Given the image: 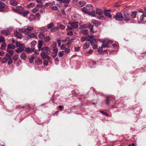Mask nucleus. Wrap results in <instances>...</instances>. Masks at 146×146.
Masks as SVG:
<instances>
[{"label":"nucleus","mask_w":146,"mask_h":146,"mask_svg":"<svg viewBox=\"0 0 146 146\" xmlns=\"http://www.w3.org/2000/svg\"><path fill=\"white\" fill-rule=\"evenodd\" d=\"M64 50L65 52L68 53H70V50L69 47L66 48Z\"/></svg>","instance_id":"09e8293b"},{"label":"nucleus","mask_w":146,"mask_h":146,"mask_svg":"<svg viewBox=\"0 0 146 146\" xmlns=\"http://www.w3.org/2000/svg\"><path fill=\"white\" fill-rule=\"evenodd\" d=\"M43 41L42 40H39V42L38 43V50H40L41 48L42 45H43Z\"/></svg>","instance_id":"dca6fc26"},{"label":"nucleus","mask_w":146,"mask_h":146,"mask_svg":"<svg viewBox=\"0 0 146 146\" xmlns=\"http://www.w3.org/2000/svg\"><path fill=\"white\" fill-rule=\"evenodd\" d=\"M113 17L115 19L116 21H121L122 20L123 18V16L121 13H117Z\"/></svg>","instance_id":"7ed1b4c3"},{"label":"nucleus","mask_w":146,"mask_h":146,"mask_svg":"<svg viewBox=\"0 0 146 146\" xmlns=\"http://www.w3.org/2000/svg\"><path fill=\"white\" fill-rule=\"evenodd\" d=\"M57 43L56 42H52V45H51V47H52V48H54L55 47H56V45Z\"/></svg>","instance_id":"052dcab7"},{"label":"nucleus","mask_w":146,"mask_h":146,"mask_svg":"<svg viewBox=\"0 0 146 146\" xmlns=\"http://www.w3.org/2000/svg\"><path fill=\"white\" fill-rule=\"evenodd\" d=\"M48 47H44L42 48H41L40 50H41L42 53L46 52V50L47 49H48Z\"/></svg>","instance_id":"2f4dec72"},{"label":"nucleus","mask_w":146,"mask_h":146,"mask_svg":"<svg viewBox=\"0 0 146 146\" xmlns=\"http://www.w3.org/2000/svg\"><path fill=\"white\" fill-rule=\"evenodd\" d=\"M36 43H37L36 41H35L34 40V41H32L31 42V47H32V48L34 47L35 46V45H36Z\"/></svg>","instance_id":"c9c22d12"},{"label":"nucleus","mask_w":146,"mask_h":146,"mask_svg":"<svg viewBox=\"0 0 146 146\" xmlns=\"http://www.w3.org/2000/svg\"><path fill=\"white\" fill-rule=\"evenodd\" d=\"M91 45L92 46V48L94 49H97L98 48V46L96 44L92 43Z\"/></svg>","instance_id":"864d4df0"},{"label":"nucleus","mask_w":146,"mask_h":146,"mask_svg":"<svg viewBox=\"0 0 146 146\" xmlns=\"http://www.w3.org/2000/svg\"><path fill=\"white\" fill-rule=\"evenodd\" d=\"M81 16L79 14H74L72 16V19L74 20H77L80 18Z\"/></svg>","instance_id":"423d86ee"},{"label":"nucleus","mask_w":146,"mask_h":146,"mask_svg":"<svg viewBox=\"0 0 146 146\" xmlns=\"http://www.w3.org/2000/svg\"><path fill=\"white\" fill-rule=\"evenodd\" d=\"M15 48V46L12 44H8L7 47V49H14Z\"/></svg>","instance_id":"a211bd4d"},{"label":"nucleus","mask_w":146,"mask_h":146,"mask_svg":"<svg viewBox=\"0 0 146 146\" xmlns=\"http://www.w3.org/2000/svg\"><path fill=\"white\" fill-rule=\"evenodd\" d=\"M34 29V28L32 27L28 26L26 28H23L19 29V31L20 32H23L25 34L29 33L30 31L33 30Z\"/></svg>","instance_id":"f257e3e1"},{"label":"nucleus","mask_w":146,"mask_h":146,"mask_svg":"<svg viewBox=\"0 0 146 146\" xmlns=\"http://www.w3.org/2000/svg\"><path fill=\"white\" fill-rule=\"evenodd\" d=\"M96 13L99 15H101L103 13V11L100 9L97 8L96 9Z\"/></svg>","instance_id":"6ab92c4d"},{"label":"nucleus","mask_w":146,"mask_h":146,"mask_svg":"<svg viewBox=\"0 0 146 146\" xmlns=\"http://www.w3.org/2000/svg\"><path fill=\"white\" fill-rule=\"evenodd\" d=\"M112 42V41L111 40H108L107 42H105L104 43H102V46L103 48H106L107 47H108V44L111 43Z\"/></svg>","instance_id":"6e6552de"},{"label":"nucleus","mask_w":146,"mask_h":146,"mask_svg":"<svg viewBox=\"0 0 146 146\" xmlns=\"http://www.w3.org/2000/svg\"><path fill=\"white\" fill-rule=\"evenodd\" d=\"M74 39H70L69 38L68 39V40L67 41V42L66 43L67 44H71L73 42V40H74Z\"/></svg>","instance_id":"a19ab883"},{"label":"nucleus","mask_w":146,"mask_h":146,"mask_svg":"<svg viewBox=\"0 0 146 146\" xmlns=\"http://www.w3.org/2000/svg\"><path fill=\"white\" fill-rule=\"evenodd\" d=\"M89 24H85L84 25H81L80 26V27L81 28H87V27H89Z\"/></svg>","instance_id":"6e6d98bb"},{"label":"nucleus","mask_w":146,"mask_h":146,"mask_svg":"<svg viewBox=\"0 0 146 146\" xmlns=\"http://www.w3.org/2000/svg\"><path fill=\"white\" fill-rule=\"evenodd\" d=\"M88 7H90V9H88L85 7H84L82 9V11L88 14L89 10H92L94 8L91 5H88Z\"/></svg>","instance_id":"20e7f679"},{"label":"nucleus","mask_w":146,"mask_h":146,"mask_svg":"<svg viewBox=\"0 0 146 146\" xmlns=\"http://www.w3.org/2000/svg\"><path fill=\"white\" fill-rule=\"evenodd\" d=\"M78 22H69L68 24L70 25L72 27L73 29H75L78 28Z\"/></svg>","instance_id":"39448f33"},{"label":"nucleus","mask_w":146,"mask_h":146,"mask_svg":"<svg viewBox=\"0 0 146 146\" xmlns=\"http://www.w3.org/2000/svg\"><path fill=\"white\" fill-rule=\"evenodd\" d=\"M19 55L18 54L15 55L13 56V59L16 61L19 58Z\"/></svg>","instance_id":"de8ad7c7"},{"label":"nucleus","mask_w":146,"mask_h":146,"mask_svg":"<svg viewBox=\"0 0 146 146\" xmlns=\"http://www.w3.org/2000/svg\"><path fill=\"white\" fill-rule=\"evenodd\" d=\"M6 47V44L5 42H3L1 44L0 47V49L1 50H4L5 49Z\"/></svg>","instance_id":"4be33fe9"},{"label":"nucleus","mask_w":146,"mask_h":146,"mask_svg":"<svg viewBox=\"0 0 146 146\" xmlns=\"http://www.w3.org/2000/svg\"><path fill=\"white\" fill-rule=\"evenodd\" d=\"M68 39H69V37H67L64 40H61L62 42L63 43H65L67 42Z\"/></svg>","instance_id":"0e129e2a"},{"label":"nucleus","mask_w":146,"mask_h":146,"mask_svg":"<svg viewBox=\"0 0 146 146\" xmlns=\"http://www.w3.org/2000/svg\"><path fill=\"white\" fill-rule=\"evenodd\" d=\"M40 30L42 32H45L47 31V29L44 27H42Z\"/></svg>","instance_id":"603ef678"},{"label":"nucleus","mask_w":146,"mask_h":146,"mask_svg":"<svg viewBox=\"0 0 146 146\" xmlns=\"http://www.w3.org/2000/svg\"><path fill=\"white\" fill-rule=\"evenodd\" d=\"M50 47L49 48H48V49H47L46 52V53L47 54H51V51L50 50L51 49H50Z\"/></svg>","instance_id":"49530a36"},{"label":"nucleus","mask_w":146,"mask_h":146,"mask_svg":"<svg viewBox=\"0 0 146 146\" xmlns=\"http://www.w3.org/2000/svg\"><path fill=\"white\" fill-rule=\"evenodd\" d=\"M64 54V51H61L59 52L58 56L59 57H62Z\"/></svg>","instance_id":"f704fd0d"},{"label":"nucleus","mask_w":146,"mask_h":146,"mask_svg":"<svg viewBox=\"0 0 146 146\" xmlns=\"http://www.w3.org/2000/svg\"><path fill=\"white\" fill-rule=\"evenodd\" d=\"M124 15L126 20L127 21H129V17L128 13L127 12H125Z\"/></svg>","instance_id":"393cba45"},{"label":"nucleus","mask_w":146,"mask_h":146,"mask_svg":"<svg viewBox=\"0 0 146 146\" xmlns=\"http://www.w3.org/2000/svg\"><path fill=\"white\" fill-rule=\"evenodd\" d=\"M67 35H68L71 36L73 35V33L72 31H69L67 32Z\"/></svg>","instance_id":"680f3d73"},{"label":"nucleus","mask_w":146,"mask_h":146,"mask_svg":"<svg viewBox=\"0 0 146 146\" xmlns=\"http://www.w3.org/2000/svg\"><path fill=\"white\" fill-rule=\"evenodd\" d=\"M145 17V16L144 14H143L142 15H141V16L140 17V21L141 22L143 21H144V18Z\"/></svg>","instance_id":"3c124183"},{"label":"nucleus","mask_w":146,"mask_h":146,"mask_svg":"<svg viewBox=\"0 0 146 146\" xmlns=\"http://www.w3.org/2000/svg\"><path fill=\"white\" fill-rule=\"evenodd\" d=\"M28 37L30 38H36V35L34 33H31L28 35Z\"/></svg>","instance_id":"7c9ffc66"},{"label":"nucleus","mask_w":146,"mask_h":146,"mask_svg":"<svg viewBox=\"0 0 146 146\" xmlns=\"http://www.w3.org/2000/svg\"><path fill=\"white\" fill-rule=\"evenodd\" d=\"M137 13V11H134L132 12L131 13V17L133 18H135L136 17Z\"/></svg>","instance_id":"b1692460"},{"label":"nucleus","mask_w":146,"mask_h":146,"mask_svg":"<svg viewBox=\"0 0 146 146\" xmlns=\"http://www.w3.org/2000/svg\"><path fill=\"white\" fill-rule=\"evenodd\" d=\"M35 57L33 56V55H32L31 56V58H30L29 59V62L30 63H32L34 62V59L35 58Z\"/></svg>","instance_id":"473e14b6"},{"label":"nucleus","mask_w":146,"mask_h":146,"mask_svg":"<svg viewBox=\"0 0 146 146\" xmlns=\"http://www.w3.org/2000/svg\"><path fill=\"white\" fill-rule=\"evenodd\" d=\"M92 22L96 26H97L99 25L100 24V22L95 19L92 20Z\"/></svg>","instance_id":"412c9836"},{"label":"nucleus","mask_w":146,"mask_h":146,"mask_svg":"<svg viewBox=\"0 0 146 146\" xmlns=\"http://www.w3.org/2000/svg\"><path fill=\"white\" fill-rule=\"evenodd\" d=\"M103 47L101 46L98 49V51L99 53L100 54H102L103 51Z\"/></svg>","instance_id":"37998d69"},{"label":"nucleus","mask_w":146,"mask_h":146,"mask_svg":"<svg viewBox=\"0 0 146 146\" xmlns=\"http://www.w3.org/2000/svg\"><path fill=\"white\" fill-rule=\"evenodd\" d=\"M13 11L19 14H21L24 11V9L21 6H17L16 9H14Z\"/></svg>","instance_id":"f03ea898"},{"label":"nucleus","mask_w":146,"mask_h":146,"mask_svg":"<svg viewBox=\"0 0 146 146\" xmlns=\"http://www.w3.org/2000/svg\"><path fill=\"white\" fill-rule=\"evenodd\" d=\"M89 28L90 29V33L92 34H93L94 33V32L93 31V26H92L91 24H89Z\"/></svg>","instance_id":"c756f323"},{"label":"nucleus","mask_w":146,"mask_h":146,"mask_svg":"<svg viewBox=\"0 0 146 146\" xmlns=\"http://www.w3.org/2000/svg\"><path fill=\"white\" fill-rule=\"evenodd\" d=\"M51 9L53 10H58V8L56 6H53L51 7Z\"/></svg>","instance_id":"774afa93"},{"label":"nucleus","mask_w":146,"mask_h":146,"mask_svg":"<svg viewBox=\"0 0 146 146\" xmlns=\"http://www.w3.org/2000/svg\"><path fill=\"white\" fill-rule=\"evenodd\" d=\"M35 63L36 64L38 65H40L42 64V61L40 58H37L35 60Z\"/></svg>","instance_id":"9b49d317"},{"label":"nucleus","mask_w":146,"mask_h":146,"mask_svg":"<svg viewBox=\"0 0 146 146\" xmlns=\"http://www.w3.org/2000/svg\"><path fill=\"white\" fill-rule=\"evenodd\" d=\"M10 3L11 5L13 6H16L17 4V3L15 0H11Z\"/></svg>","instance_id":"5701e85b"},{"label":"nucleus","mask_w":146,"mask_h":146,"mask_svg":"<svg viewBox=\"0 0 146 146\" xmlns=\"http://www.w3.org/2000/svg\"><path fill=\"white\" fill-rule=\"evenodd\" d=\"M35 50V48L31 49L30 48L27 47L25 50V51L27 53L32 52H33Z\"/></svg>","instance_id":"aec40b11"},{"label":"nucleus","mask_w":146,"mask_h":146,"mask_svg":"<svg viewBox=\"0 0 146 146\" xmlns=\"http://www.w3.org/2000/svg\"><path fill=\"white\" fill-rule=\"evenodd\" d=\"M35 4L34 3H31L27 6V7L28 8H30L33 7L35 6Z\"/></svg>","instance_id":"e433bc0d"},{"label":"nucleus","mask_w":146,"mask_h":146,"mask_svg":"<svg viewBox=\"0 0 146 146\" xmlns=\"http://www.w3.org/2000/svg\"><path fill=\"white\" fill-rule=\"evenodd\" d=\"M54 26L53 23H50L47 25V27L48 29H50Z\"/></svg>","instance_id":"ea45409f"},{"label":"nucleus","mask_w":146,"mask_h":146,"mask_svg":"<svg viewBox=\"0 0 146 146\" xmlns=\"http://www.w3.org/2000/svg\"><path fill=\"white\" fill-rule=\"evenodd\" d=\"M89 37L90 38L87 39V40L90 41L91 44H92V43H94V44H95L96 43V39L93 38V36H89Z\"/></svg>","instance_id":"1a4fd4ad"},{"label":"nucleus","mask_w":146,"mask_h":146,"mask_svg":"<svg viewBox=\"0 0 146 146\" xmlns=\"http://www.w3.org/2000/svg\"><path fill=\"white\" fill-rule=\"evenodd\" d=\"M104 14L106 16L109 17L110 18H111L112 17V15L111 14L108 12L104 11Z\"/></svg>","instance_id":"c85d7f7f"},{"label":"nucleus","mask_w":146,"mask_h":146,"mask_svg":"<svg viewBox=\"0 0 146 146\" xmlns=\"http://www.w3.org/2000/svg\"><path fill=\"white\" fill-rule=\"evenodd\" d=\"M21 44L20 42H17L15 44L16 46L18 47H19L21 45Z\"/></svg>","instance_id":"69168bd1"},{"label":"nucleus","mask_w":146,"mask_h":146,"mask_svg":"<svg viewBox=\"0 0 146 146\" xmlns=\"http://www.w3.org/2000/svg\"><path fill=\"white\" fill-rule=\"evenodd\" d=\"M19 48H20L22 50H24L25 48V46L24 44H23L21 43V45L19 47Z\"/></svg>","instance_id":"4d7b16f0"},{"label":"nucleus","mask_w":146,"mask_h":146,"mask_svg":"<svg viewBox=\"0 0 146 146\" xmlns=\"http://www.w3.org/2000/svg\"><path fill=\"white\" fill-rule=\"evenodd\" d=\"M1 34L5 36H7L10 34V32L7 30H2L1 31Z\"/></svg>","instance_id":"9d476101"},{"label":"nucleus","mask_w":146,"mask_h":146,"mask_svg":"<svg viewBox=\"0 0 146 146\" xmlns=\"http://www.w3.org/2000/svg\"><path fill=\"white\" fill-rule=\"evenodd\" d=\"M90 45V44L89 42H86L83 45V48L84 49H86L89 47Z\"/></svg>","instance_id":"f3484780"},{"label":"nucleus","mask_w":146,"mask_h":146,"mask_svg":"<svg viewBox=\"0 0 146 146\" xmlns=\"http://www.w3.org/2000/svg\"><path fill=\"white\" fill-rule=\"evenodd\" d=\"M88 14L93 17H94L95 15V11H93L91 12H90L89 10Z\"/></svg>","instance_id":"bb28decb"},{"label":"nucleus","mask_w":146,"mask_h":146,"mask_svg":"<svg viewBox=\"0 0 146 146\" xmlns=\"http://www.w3.org/2000/svg\"><path fill=\"white\" fill-rule=\"evenodd\" d=\"M57 54V53L53 52L51 54V56L53 58H55Z\"/></svg>","instance_id":"e2e57ef3"},{"label":"nucleus","mask_w":146,"mask_h":146,"mask_svg":"<svg viewBox=\"0 0 146 146\" xmlns=\"http://www.w3.org/2000/svg\"><path fill=\"white\" fill-rule=\"evenodd\" d=\"M5 41L4 38L1 36H0V43L5 42Z\"/></svg>","instance_id":"a18cd8bd"},{"label":"nucleus","mask_w":146,"mask_h":146,"mask_svg":"<svg viewBox=\"0 0 146 146\" xmlns=\"http://www.w3.org/2000/svg\"><path fill=\"white\" fill-rule=\"evenodd\" d=\"M38 9L39 8L36 7L33 9L32 10V12L33 13H35L38 11Z\"/></svg>","instance_id":"c03bdc74"},{"label":"nucleus","mask_w":146,"mask_h":146,"mask_svg":"<svg viewBox=\"0 0 146 146\" xmlns=\"http://www.w3.org/2000/svg\"><path fill=\"white\" fill-rule=\"evenodd\" d=\"M53 48V52L57 53L58 51V48L56 47Z\"/></svg>","instance_id":"13d9d810"},{"label":"nucleus","mask_w":146,"mask_h":146,"mask_svg":"<svg viewBox=\"0 0 146 146\" xmlns=\"http://www.w3.org/2000/svg\"><path fill=\"white\" fill-rule=\"evenodd\" d=\"M85 3L86 2L84 1H79L77 2V5L79 7H82L84 6Z\"/></svg>","instance_id":"4468645a"},{"label":"nucleus","mask_w":146,"mask_h":146,"mask_svg":"<svg viewBox=\"0 0 146 146\" xmlns=\"http://www.w3.org/2000/svg\"><path fill=\"white\" fill-rule=\"evenodd\" d=\"M35 18V16L33 15H30L29 17V19L30 21H32Z\"/></svg>","instance_id":"58836bf2"},{"label":"nucleus","mask_w":146,"mask_h":146,"mask_svg":"<svg viewBox=\"0 0 146 146\" xmlns=\"http://www.w3.org/2000/svg\"><path fill=\"white\" fill-rule=\"evenodd\" d=\"M82 33L83 34V35H86L88 34L89 31L88 30H84L82 31Z\"/></svg>","instance_id":"72a5a7b5"},{"label":"nucleus","mask_w":146,"mask_h":146,"mask_svg":"<svg viewBox=\"0 0 146 146\" xmlns=\"http://www.w3.org/2000/svg\"><path fill=\"white\" fill-rule=\"evenodd\" d=\"M7 58L6 57L3 58L1 60V62L2 63H4L8 61Z\"/></svg>","instance_id":"cd10ccee"},{"label":"nucleus","mask_w":146,"mask_h":146,"mask_svg":"<svg viewBox=\"0 0 146 146\" xmlns=\"http://www.w3.org/2000/svg\"><path fill=\"white\" fill-rule=\"evenodd\" d=\"M7 51L11 56H12L14 54L15 52L14 50L11 49H7Z\"/></svg>","instance_id":"a878e982"},{"label":"nucleus","mask_w":146,"mask_h":146,"mask_svg":"<svg viewBox=\"0 0 146 146\" xmlns=\"http://www.w3.org/2000/svg\"><path fill=\"white\" fill-rule=\"evenodd\" d=\"M48 60H44V61L43 64H44V66H47L48 65Z\"/></svg>","instance_id":"338daca9"},{"label":"nucleus","mask_w":146,"mask_h":146,"mask_svg":"<svg viewBox=\"0 0 146 146\" xmlns=\"http://www.w3.org/2000/svg\"><path fill=\"white\" fill-rule=\"evenodd\" d=\"M5 6V4L4 3L0 1V11H2Z\"/></svg>","instance_id":"ddd939ff"},{"label":"nucleus","mask_w":146,"mask_h":146,"mask_svg":"<svg viewBox=\"0 0 146 146\" xmlns=\"http://www.w3.org/2000/svg\"><path fill=\"white\" fill-rule=\"evenodd\" d=\"M41 56L43 59L47 58L48 60L50 59V57L47 55H46L44 53H41L40 54Z\"/></svg>","instance_id":"2eb2a0df"},{"label":"nucleus","mask_w":146,"mask_h":146,"mask_svg":"<svg viewBox=\"0 0 146 146\" xmlns=\"http://www.w3.org/2000/svg\"><path fill=\"white\" fill-rule=\"evenodd\" d=\"M15 50L18 53H20L23 51V50L19 48L17 49H16Z\"/></svg>","instance_id":"8fccbe9b"},{"label":"nucleus","mask_w":146,"mask_h":146,"mask_svg":"<svg viewBox=\"0 0 146 146\" xmlns=\"http://www.w3.org/2000/svg\"><path fill=\"white\" fill-rule=\"evenodd\" d=\"M29 13V11H25V12H23L22 13V14L24 16H25L26 15L28 14Z\"/></svg>","instance_id":"bf43d9fd"},{"label":"nucleus","mask_w":146,"mask_h":146,"mask_svg":"<svg viewBox=\"0 0 146 146\" xmlns=\"http://www.w3.org/2000/svg\"><path fill=\"white\" fill-rule=\"evenodd\" d=\"M58 29V28L57 27H54L52 28L51 29L50 31L52 32L55 31Z\"/></svg>","instance_id":"5fc2aeb1"},{"label":"nucleus","mask_w":146,"mask_h":146,"mask_svg":"<svg viewBox=\"0 0 146 146\" xmlns=\"http://www.w3.org/2000/svg\"><path fill=\"white\" fill-rule=\"evenodd\" d=\"M38 37L41 39H43L45 38V35L42 33H40L38 35Z\"/></svg>","instance_id":"4c0bfd02"},{"label":"nucleus","mask_w":146,"mask_h":146,"mask_svg":"<svg viewBox=\"0 0 146 146\" xmlns=\"http://www.w3.org/2000/svg\"><path fill=\"white\" fill-rule=\"evenodd\" d=\"M50 39L49 36H47L45 37L44 38V41L46 42H48Z\"/></svg>","instance_id":"79ce46f5"},{"label":"nucleus","mask_w":146,"mask_h":146,"mask_svg":"<svg viewBox=\"0 0 146 146\" xmlns=\"http://www.w3.org/2000/svg\"><path fill=\"white\" fill-rule=\"evenodd\" d=\"M20 57L22 59L25 60L27 58V56L25 52H22L21 53L20 55Z\"/></svg>","instance_id":"f8f14e48"},{"label":"nucleus","mask_w":146,"mask_h":146,"mask_svg":"<svg viewBox=\"0 0 146 146\" xmlns=\"http://www.w3.org/2000/svg\"><path fill=\"white\" fill-rule=\"evenodd\" d=\"M23 33L22 32H20L19 31V32L16 31L15 32L14 34L17 37V38L20 39H21L22 38V36L21 35V33Z\"/></svg>","instance_id":"0eeeda50"}]
</instances>
